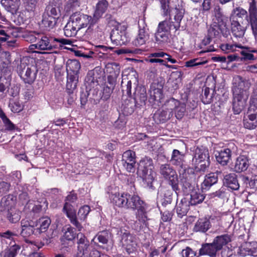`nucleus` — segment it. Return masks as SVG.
I'll list each match as a JSON object with an SVG mask.
<instances>
[{
    "instance_id": "f257e3e1",
    "label": "nucleus",
    "mask_w": 257,
    "mask_h": 257,
    "mask_svg": "<svg viewBox=\"0 0 257 257\" xmlns=\"http://www.w3.org/2000/svg\"><path fill=\"white\" fill-rule=\"evenodd\" d=\"M249 87V83L240 77L235 80L232 88V109L235 114H239L244 108L248 96L247 90Z\"/></svg>"
},
{
    "instance_id": "f03ea898",
    "label": "nucleus",
    "mask_w": 257,
    "mask_h": 257,
    "mask_svg": "<svg viewBox=\"0 0 257 257\" xmlns=\"http://www.w3.org/2000/svg\"><path fill=\"white\" fill-rule=\"evenodd\" d=\"M248 15L247 12L241 7H237L232 11L230 17H234L242 18L246 16V20L250 25L252 34L255 42L257 43V5L255 0H249L248 2Z\"/></svg>"
},
{
    "instance_id": "7ed1b4c3",
    "label": "nucleus",
    "mask_w": 257,
    "mask_h": 257,
    "mask_svg": "<svg viewBox=\"0 0 257 257\" xmlns=\"http://www.w3.org/2000/svg\"><path fill=\"white\" fill-rule=\"evenodd\" d=\"M153 160L149 157L142 159L138 164L137 174L149 187H152L156 175L153 171Z\"/></svg>"
},
{
    "instance_id": "20e7f679",
    "label": "nucleus",
    "mask_w": 257,
    "mask_h": 257,
    "mask_svg": "<svg viewBox=\"0 0 257 257\" xmlns=\"http://www.w3.org/2000/svg\"><path fill=\"white\" fill-rule=\"evenodd\" d=\"M39 41L35 44L32 45L36 49L41 50H50L53 48L62 47L64 45H72V42L69 39L64 38H48L47 36H42L39 38Z\"/></svg>"
},
{
    "instance_id": "39448f33",
    "label": "nucleus",
    "mask_w": 257,
    "mask_h": 257,
    "mask_svg": "<svg viewBox=\"0 0 257 257\" xmlns=\"http://www.w3.org/2000/svg\"><path fill=\"white\" fill-rule=\"evenodd\" d=\"M170 20H165L160 22L158 27L157 31L155 33V40L159 44L168 42L170 30L173 28Z\"/></svg>"
},
{
    "instance_id": "423d86ee",
    "label": "nucleus",
    "mask_w": 257,
    "mask_h": 257,
    "mask_svg": "<svg viewBox=\"0 0 257 257\" xmlns=\"http://www.w3.org/2000/svg\"><path fill=\"white\" fill-rule=\"evenodd\" d=\"M18 72L20 77L25 83L32 84L36 78L37 70L33 65L22 63L20 65Z\"/></svg>"
},
{
    "instance_id": "0eeeda50",
    "label": "nucleus",
    "mask_w": 257,
    "mask_h": 257,
    "mask_svg": "<svg viewBox=\"0 0 257 257\" xmlns=\"http://www.w3.org/2000/svg\"><path fill=\"white\" fill-rule=\"evenodd\" d=\"M160 173L172 186L174 191H177L178 188V179L175 171L168 164L162 165L160 168Z\"/></svg>"
},
{
    "instance_id": "6e6552de",
    "label": "nucleus",
    "mask_w": 257,
    "mask_h": 257,
    "mask_svg": "<svg viewBox=\"0 0 257 257\" xmlns=\"http://www.w3.org/2000/svg\"><path fill=\"white\" fill-rule=\"evenodd\" d=\"M118 233L121 236L120 243L128 253L135 250L137 246L136 237L125 229H120Z\"/></svg>"
},
{
    "instance_id": "1a4fd4ad",
    "label": "nucleus",
    "mask_w": 257,
    "mask_h": 257,
    "mask_svg": "<svg viewBox=\"0 0 257 257\" xmlns=\"http://www.w3.org/2000/svg\"><path fill=\"white\" fill-rule=\"evenodd\" d=\"M236 151V145L233 143H230L225 148L216 151L215 156L217 161L222 166H225L229 162L232 153H235Z\"/></svg>"
},
{
    "instance_id": "9d476101",
    "label": "nucleus",
    "mask_w": 257,
    "mask_h": 257,
    "mask_svg": "<svg viewBox=\"0 0 257 257\" xmlns=\"http://www.w3.org/2000/svg\"><path fill=\"white\" fill-rule=\"evenodd\" d=\"M126 27L118 23H116L115 28L111 31L110 39L111 42L116 45H123L127 41L125 35Z\"/></svg>"
},
{
    "instance_id": "9b49d317",
    "label": "nucleus",
    "mask_w": 257,
    "mask_h": 257,
    "mask_svg": "<svg viewBox=\"0 0 257 257\" xmlns=\"http://www.w3.org/2000/svg\"><path fill=\"white\" fill-rule=\"evenodd\" d=\"M121 164L125 170L130 173H134L136 167V155L135 152L128 150L122 156Z\"/></svg>"
},
{
    "instance_id": "f8f14e48",
    "label": "nucleus",
    "mask_w": 257,
    "mask_h": 257,
    "mask_svg": "<svg viewBox=\"0 0 257 257\" xmlns=\"http://www.w3.org/2000/svg\"><path fill=\"white\" fill-rule=\"evenodd\" d=\"M166 105L168 107V109L171 110L172 113L174 112L177 119H181L183 117L186 111V105L184 103L172 98L167 102Z\"/></svg>"
},
{
    "instance_id": "ddd939ff",
    "label": "nucleus",
    "mask_w": 257,
    "mask_h": 257,
    "mask_svg": "<svg viewBox=\"0 0 257 257\" xmlns=\"http://www.w3.org/2000/svg\"><path fill=\"white\" fill-rule=\"evenodd\" d=\"M70 19L77 25V27L81 29L82 28L86 27L88 24L90 26L87 30H89L91 26L95 23H92L93 19L87 15L81 13H75L72 15Z\"/></svg>"
},
{
    "instance_id": "4468645a",
    "label": "nucleus",
    "mask_w": 257,
    "mask_h": 257,
    "mask_svg": "<svg viewBox=\"0 0 257 257\" xmlns=\"http://www.w3.org/2000/svg\"><path fill=\"white\" fill-rule=\"evenodd\" d=\"M77 251L74 255V257H88V248L89 246V242L82 233L77 234Z\"/></svg>"
},
{
    "instance_id": "2eb2a0df",
    "label": "nucleus",
    "mask_w": 257,
    "mask_h": 257,
    "mask_svg": "<svg viewBox=\"0 0 257 257\" xmlns=\"http://www.w3.org/2000/svg\"><path fill=\"white\" fill-rule=\"evenodd\" d=\"M132 195L126 193L112 194L110 196L111 202L119 207L127 209Z\"/></svg>"
},
{
    "instance_id": "dca6fc26",
    "label": "nucleus",
    "mask_w": 257,
    "mask_h": 257,
    "mask_svg": "<svg viewBox=\"0 0 257 257\" xmlns=\"http://www.w3.org/2000/svg\"><path fill=\"white\" fill-rule=\"evenodd\" d=\"M210 160L208 150L203 146L197 147L194 152L192 164L198 165L202 162Z\"/></svg>"
},
{
    "instance_id": "f3484780",
    "label": "nucleus",
    "mask_w": 257,
    "mask_h": 257,
    "mask_svg": "<svg viewBox=\"0 0 257 257\" xmlns=\"http://www.w3.org/2000/svg\"><path fill=\"white\" fill-rule=\"evenodd\" d=\"M63 211L66 213L71 223L73 225L78 231H81L82 226L78 221L76 217V212L73 208L72 205L68 202H66L63 207Z\"/></svg>"
},
{
    "instance_id": "a211bd4d",
    "label": "nucleus",
    "mask_w": 257,
    "mask_h": 257,
    "mask_svg": "<svg viewBox=\"0 0 257 257\" xmlns=\"http://www.w3.org/2000/svg\"><path fill=\"white\" fill-rule=\"evenodd\" d=\"M137 78L135 76V74L133 75H129L128 76H122L121 81V88L123 95L126 94L128 96H132V83L136 84L137 82Z\"/></svg>"
},
{
    "instance_id": "6ab92c4d",
    "label": "nucleus",
    "mask_w": 257,
    "mask_h": 257,
    "mask_svg": "<svg viewBox=\"0 0 257 257\" xmlns=\"http://www.w3.org/2000/svg\"><path fill=\"white\" fill-rule=\"evenodd\" d=\"M231 31L234 37L236 38H242L243 37L246 31V28L241 26L234 17H230Z\"/></svg>"
},
{
    "instance_id": "aec40b11",
    "label": "nucleus",
    "mask_w": 257,
    "mask_h": 257,
    "mask_svg": "<svg viewBox=\"0 0 257 257\" xmlns=\"http://www.w3.org/2000/svg\"><path fill=\"white\" fill-rule=\"evenodd\" d=\"M249 166L248 158L244 155L238 156L235 160L233 165V170L236 173L244 172Z\"/></svg>"
},
{
    "instance_id": "412c9836",
    "label": "nucleus",
    "mask_w": 257,
    "mask_h": 257,
    "mask_svg": "<svg viewBox=\"0 0 257 257\" xmlns=\"http://www.w3.org/2000/svg\"><path fill=\"white\" fill-rule=\"evenodd\" d=\"M66 71L68 75H76L79 76L81 65L76 59H69L66 62Z\"/></svg>"
},
{
    "instance_id": "4be33fe9",
    "label": "nucleus",
    "mask_w": 257,
    "mask_h": 257,
    "mask_svg": "<svg viewBox=\"0 0 257 257\" xmlns=\"http://www.w3.org/2000/svg\"><path fill=\"white\" fill-rule=\"evenodd\" d=\"M136 104L142 106L145 105L147 99L146 89L145 87H138L134 93Z\"/></svg>"
},
{
    "instance_id": "5701e85b",
    "label": "nucleus",
    "mask_w": 257,
    "mask_h": 257,
    "mask_svg": "<svg viewBox=\"0 0 257 257\" xmlns=\"http://www.w3.org/2000/svg\"><path fill=\"white\" fill-rule=\"evenodd\" d=\"M108 3L106 0L100 1L96 5V9L93 14L92 23H96L106 11Z\"/></svg>"
},
{
    "instance_id": "b1692460",
    "label": "nucleus",
    "mask_w": 257,
    "mask_h": 257,
    "mask_svg": "<svg viewBox=\"0 0 257 257\" xmlns=\"http://www.w3.org/2000/svg\"><path fill=\"white\" fill-rule=\"evenodd\" d=\"M218 249L213 244V242L211 243H205L202 245V247L199 249V255H207L210 257H215Z\"/></svg>"
},
{
    "instance_id": "393cba45",
    "label": "nucleus",
    "mask_w": 257,
    "mask_h": 257,
    "mask_svg": "<svg viewBox=\"0 0 257 257\" xmlns=\"http://www.w3.org/2000/svg\"><path fill=\"white\" fill-rule=\"evenodd\" d=\"M212 20L214 23L218 25H223L226 19L223 15L222 9L219 5H216L212 11Z\"/></svg>"
},
{
    "instance_id": "a878e982",
    "label": "nucleus",
    "mask_w": 257,
    "mask_h": 257,
    "mask_svg": "<svg viewBox=\"0 0 257 257\" xmlns=\"http://www.w3.org/2000/svg\"><path fill=\"white\" fill-rule=\"evenodd\" d=\"M174 11L175 14L174 16L175 22L170 21V22L172 23V26L173 29L177 30L180 27V22L183 18L185 10L182 6L178 5V7H175Z\"/></svg>"
},
{
    "instance_id": "bb28decb",
    "label": "nucleus",
    "mask_w": 257,
    "mask_h": 257,
    "mask_svg": "<svg viewBox=\"0 0 257 257\" xmlns=\"http://www.w3.org/2000/svg\"><path fill=\"white\" fill-rule=\"evenodd\" d=\"M79 81V76L76 75L67 76L66 90L71 94L76 91Z\"/></svg>"
},
{
    "instance_id": "cd10ccee",
    "label": "nucleus",
    "mask_w": 257,
    "mask_h": 257,
    "mask_svg": "<svg viewBox=\"0 0 257 257\" xmlns=\"http://www.w3.org/2000/svg\"><path fill=\"white\" fill-rule=\"evenodd\" d=\"M16 198L12 195L3 197L1 202V206L6 212L14 210Z\"/></svg>"
},
{
    "instance_id": "c85d7f7f",
    "label": "nucleus",
    "mask_w": 257,
    "mask_h": 257,
    "mask_svg": "<svg viewBox=\"0 0 257 257\" xmlns=\"http://www.w3.org/2000/svg\"><path fill=\"white\" fill-rule=\"evenodd\" d=\"M21 228V235L23 237H28L32 234L38 235V234L36 233V228L31 225L28 221L22 220Z\"/></svg>"
},
{
    "instance_id": "c756f323",
    "label": "nucleus",
    "mask_w": 257,
    "mask_h": 257,
    "mask_svg": "<svg viewBox=\"0 0 257 257\" xmlns=\"http://www.w3.org/2000/svg\"><path fill=\"white\" fill-rule=\"evenodd\" d=\"M210 221L206 218H200L195 223L193 230L196 232H206L211 226Z\"/></svg>"
},
{
    "instance_id": "7c9ffc66",
    "label": "nucleus",
    "mask_w": 257,
    "mask_h": 257,
    "mask_svg": "<svg viewBox=\"0 0 257 257\" xmlns=\"http://www.w3.org/2000/svg\"><path fill=\"white\" fill-rule=\"evenodd\" d=\"M1 4L8 12L14 14L19 9L20 0H2Z\"/></svg>"
},
{
    "instance_id": "2f4dec72",
    "label": "nucleus",
    "mask_w": 257,
    "mask_h": 257,
    "mask_svg": "<svg viewBox=\"0 0 257 257\" xmlns=\"http://www.w3.org/2000/svg\"><path fill=\"white\" fill-rule=\"evenodd\" d=\"M189 204L188 200L185 198L181 199L180 202L177 203L176 212L179 217L182 218L186 215L189 209Z\"/></svg>"
},
{
    "instance_id": "473e14b6",
    "label": "nucleus",
    "mask_w": 257,
    "mask_h": 257,
    "mask_svg": "<svg viewBox=\"0 0 257 257\" xmlns=\"http://www.w3.org/2000/svg\"><path fill=\"white\" fill-rule=\"evenodd\" d=\"M224 183L232 190H238L239 187L236 175L234 173H230L224 176Z\"/></svg>"
},
{
    "instance_id": "72a5a7b5",
    "label": "nucleus",
    "mask_w": 257,
    "mask_h": 257,
    "mask_svg": "<svg viewBox=\"0 0 257 257\" xmlns=\"http://www.w3.org/2000/svg\"><path fill=\"white\" fill-rule=\"evenodd\" d=\"M232 236L228 234H224L216 236L213 240V244L218 250L222 249L224 245L231 241Z\"/></svg>"
},
{
    "instance_id": "f704fd0d",
    "label": "nucleus",
    "mask_w": 257,
    "mask_h": 257,
    "mask_svg": "<svg viewBox=\"0 0 257 257\" xmlns=\"http://www.w3.org/2000/svg\"><path fill=\"white\" fill-rule=\"evenodd\" d=\"M21 246L15 242H11L10 247L5 249L1 253V257H15L20 251Z\"/></svg>"
},
{
    "instance_id": "c9c22d12",
    "label": "nucleus",
    "mask_w": 257,
    "mask_h": 257,
    "mask_svg": "<svg viewBox=\"0 0 257 257\" xmlns=\"http://www.w3.org/2000/svg\"><path fill=\"white\" fill-rule=\"evenodd\" d=\"M173 115V113H172V111L169 110L167 108V110H163L155 113L154 117L156 122L163 123L169 119Z\"/></svg>"
},
{
    "instance_id": "e433bc0d",
    "label": "nucleus",
    "mask_w": 257,
    "mask_h": 257,
    "mask_svg": "<svg viewBox=\"0 0 257 257\" xmlns=\"http://www.w3.org/2000/svg\"><path fill=\"white\" fill-rule=\"evenodd\" d=\"M38 222L40 226L36 228V232L37 234L39 235L41 233L47 231L51 223V220L49 217L46 216L40 218Z\"/></svg>"
},
{
    "instance_id": "4c0bfd02",
    "label": "nucleus",
    "mask_w": 257,
    "mask_h": 257,
    "mask_svg": "<svg viewBox=\"0 0 257 257\" xmlns=\"http://www.w3.org/2000/svg\"><path fill=\"white\" fill-rule=\"evenodd\" d=\"M79 30L77 25L70 20L64 28V35L67 37H73L76 35Z\"/></svg>"
},
{
    "instance_id": "58836bf2",
    "label": "nucleus",
    "mask_w": 257,
    "mask_h": 257,
    "mask_svg": "<svg viewBox=\"0 0 257 257\" xmlns=\"http://www.w3.org/2000/svg\"><path fill=\"white\" fill-rule=\"evenodd\" d=\"M205 198V196L199 190H193L190 194V200L189 201L190 205H196L203 202Z\"/></svg>"
},
{
    "instance_id": "ea45409f",
    "label": "nucleus",
    "mask_w": 257,
    "mask_h": 257,
    "mask_svg": "<svg viewBox=\"0 0 257 257\" xmlns=\"http://www.w3.org/2000/svg\"><path fill=\"white\" fill-rule=\"evenodd\" d=\"M184 155L178 150H174L172 154L170 162L176 166H181L183 165Z\"/></svg>"
},
{
    "instance_id": "a19ab883",
    "label": "nucleus",
    "mask_w": 257,
    "mask_h": 257,
    "mask_svg": "<svg viewBox=\"0 0 257 257\" xmlns=\"http://www.w3.org/2000/svg\"><path fill=\"white\" fill-rule=\"evenodd\" d=\"M148 38V35L146 31L143 29H140L137 36L133 41V44L136 46H142L146 43Z\"/></svg>"
},
{
    "instance_id": "79ce46f5",
    "label": "nucleus",
    "mask_w": 257,
    "mask_h": 257,
    "mask_svg": "<svg viewBox=\"0 0 257 257\" xmlns=\"http://www.w3.org/2000/svg\"><path fill=\"white\" fill-rule=\"evenodd\" d=\"M42 25L47 30L52 29L56 23V19L48 14H44L42 21Z\"/></svg>"
},
{
    "instance_id": "37998d69",
    "label": "nucleus",
    "mask_w": 257,
    "mask_h": 257,
    "mask_svg": "<svg viewBox=\"0 0 257 257\" xmlns=\"http://www.w3.org/2000/svg\"><path fill=\"white\" fill-rule=\"evenodd\" d=\"M145 202L141 200L140 197L136 195H133L130 202L128 203V207L127 209H132L133 210H137L141 206L144 205Z\"/></svg>"
},
{
    "instance_id": "c03bdc74",
    "label": "nucleus",
    "mask_w": 257,
    "mask_h": 257,
    "mask_svg": "<svg viewBox=\"0 0 257 257\" xmlns=\"http://www.w3.org/2000/svg\"><path fill=\"white\" fill-rule=\"evenodd\" d=\"M85 82L86 89L89 91L98 85V81L93 76V72H91L87 74L85 79Z\"/></svg>"
},
{
    "instance_id": "a18cd8bd",
    "label": "nucleus",
    "mask_w": 257,
    "mask_h": 257,
    "mask_svg": "<svg viewBox=\"0 0 257 257\" xmlns=\"http://www.w3.org/2000/svg\"><path fill=\"white\" fill-rule=\"evenodd\" d=\"M163 98V91L161 89L156 88L150 91L149 101L153 102L155 101L160 102Z\"/></svg>"
},
{
    "instance_id": "49530a36",
    "label": "nucleus",
    "mask_w": 257,
    "mask_h": 257,
    "mask_svg": "<svg viewBox=\"0 0 257 257\" xmlns=\"http://www.w3.org/2000/svg\"><path fill=\"white\" fill-rule=\"evenodd\" d=\"M217 182V176L214 173L207 175L202 183V188L207 189Z\"/></svg>"
},
{
    "instance_id": "de8ad7c7",
    "label": "nucleus",
    "mask_w": 257,
    "mask_h": 257,
    "mask_svg": "<svg viewBox=\"0 0 257 257\" xmlns=\"http://www.w3.org/2000/svg\"><path fill=\"white\" fill-rule=\"evenodd\" d=\"M220 48L222 51L226 53L234 52L236 50V48L243 49L244 47L242 46L241 44H228L224 43L222 44L220 46Z\"/></svg>"
},
{
    "instance_id": "09e8293b",
    "label": "nucleus",
    "mask_w": 257,
    "mask_h": 257,
    "mask_svg": "<svg viewBox=\"0 0 257 257\" xmlns=\"http://www.w3.org/2000/svg\"><path fill=\"white\" fill-rule=\"evenodd\" d=\"M243 124L245 128L253 130L257 126V116L247 115V118L244 119Z\"/></svg>"
},
{
    "instance_id": "8fccbe9b",
    "label": "nucleus",
    "mask_w": 257,
    "mask_h": 257,
    "mask_svg": "<svg viewBox=\"0 0 257 257\" xmlns=\"http://www.w3.org/2000/svg\"><path fill=\"white\" fill-rule=\"evenodd\" d=\"M210 165V160L203 161L202 163L198 165L193 164L194 167V170L196 173L203 174L207 172Z\"/></svg>"
},
{
    "instance_id": "3c124183",
    "label": "nucleus",
    "mask_w": 257,
    "mask_h": 257,
    "mask_svg": "<svg viewBox=\"0 0 257 257\" xmlns=\"http://www.w3.org/2000/svg\"><path fill=\"white\" fill-rule=\"evenodd\" d=\"M79 7V3L78 0H69L64 7L67 13L73 12Z\"/></svg>"
},
{
    "instance_id": "603ef678",
    "label": "nucleus",
    "mask_w": 257,
    "mask_h": 257,
    "mask_svg": "<svg viewBox=\"0 0 257 257\" xmlns=\"http://www.w3.org/2000/svg\"><path fill=\"white\" fill-rule=\"evenodd\" d=\"M0 117L2 118L6 128L8 130H14V124L11 121V120L7 117L4 111L0 109Z\"/></svg>"
},
{
    "instance_id": "864d4df0",
    "label": "nucleus",
    "mask_w": 257,
    "mask_h": 257,
    "mask_svg": "<svg viewBox=\"0 0 257 257\" xmlns=\"http://www.w3.org/2000/svg\"><path fill=\"white\" fill-rule=\"evenodd\" d=\"M110 236V234L107 231L101 232L94 238V239L97 240L102 244H106Z\"/></svg>"
},
{
    "instance_id": "5fc2aeb1",
    "label": "nucleus",
    "mask_w": 257,
    "mask_h": 257,
    "mask_svg": "<svg viewBox=\"0 0 257 257\" xmlns=\"http://www.w3.org/2000/svg\"><path fill=\"white\" fill-rule=\"evenodd\" d=\"M137 210V218L141 222L145 223L147 220V217L146 215V211L145 209V203L144 205L141 206Z\"/></svg>"
},
{
    "instance_id": "6e6d98bb",
    "label": "nucleus",
    "mask_w": 257,
    "mask_h": 257,
    "mask_svg": "<svg viewBox=\"0 0 257 257\" xmlns=\"http://www.w3.org/2000/svg\"><path fill=\"white\" fill-rule=\"evenodd\" d=\"M90 211L88 205H84L80 207L78 212V216L80 220L84 221Z\"/></svg>"
},
{
    "instance_id": "4d7b16f0",
    "label": "nucleus",
    "mask_w": 257,
    "mask_h": 257,
    "mask_svg": "<svg viewBox=\"0 0 257 257\" xmlns=\"http://www.w3.org/2000/svg\"><path fill=\"white\" fill-rule=\"evenodd\" d=\"M251 247V243H245L243 244L239 248L238 253L242 256L249 255V252Z\"/></svg>"
},
{
    "instance_id": "13d9d810",
    "label": "nucleus",
    "mask_w": 257,
    "mask_h": 257,
    "mask_svg": "<svg viewBox=\"0 0 257 257\" xmlns=\"http://www.w3.org/2000/svg\"><path fill=\"white\" fill-rule=\"evenodd\" d=\"M134 103H130L129 100H127L122 104L123 111L126 115L131 114L134 112Z\"/></svg>"
},
{
    "instance_id": "bf43d9fd",
    "label": "nucleus",
    "mask_w": 257,
    "mask_h": 257,
    "mask_svg": "<svg viewBox=\"0 0 257 257\" xmlns=\"http://www.w3.org/2000/svg\"><path fill=\"white\" fill-rule=\"evenodd\" d=\"M220 25H214L213 26H211L208 30V36L210 38H213L218 36L219 34V26Z\"/></svg>"
},
{
    "instance_id": "052dcab7",
    "label": "nucleus",
    "mask_w": 257,
    "mask_h": 257,
    "mask_svg": "<svg viewBox=\"0 0 257 257\" xmlns=\"http://www.w3.org/2000/svg\"><path fill=\"white\" fill-rule=\"evenodd\" d=\"M23 2L28 11H33L35 9L38 0H23Z\"/></svg>"
},
{
    "instance_id": "680f3d73",
    "label": "nucleus",
    "mask_w": 257,
    "mask_h": 257,
    "mask_svg": "<svg viewBox=\"0 0 257 257\" xmlns=\"http://www.w3.org/2000/svg\"><path fill=\"white\" fill-rule=\"evenodd\" d=\"M110 83L111 85V86L109 87L106 86L103 88V95L102 96V98L103 100H107L110 97V94L113 91L114 85L112 83L110 82Z\"/></svg>"
},
{
    "instance_id": "e2e57ef3",
    "label": "nucleus",
    "mask_w": 257,
    "mask_h": 257,
    "mask_svg": "<svg viewBox=\"0 0 257 257\" xmlns=\"http://www.w3.org/2000/svg\"><path fill=\"white\" fill-rule=\"evenodd\" d=\"M205 63V62L201 61L199 58H195L189 60L185 62V66L187 67H194L198 65H202Z\"/></svg>"
},
{
    "instance_id": "0e129e2a",
    "label": "nucleus",
    "mask_w": 257,
    "mask_h": 257,
    "mask_svg": "<svg viewBox=\"0 0 257 257\" xmlns=\"http://www.w3.org/2000/svg\"><path fill=\"white\" fill-rule=\"evenodd\" d=\"M7 218L12 223H16L20 219V216L18 213H15L14 210L7 212Z\"/></svg>"
},
{
    "instance_id": "69168bd1",
    "label": "nucleus",
    "mask_w": 257,
    "mask_h": 257,
    "mask_svg": "<svg viewBox=\"0 0 257 257\" xmlns=\"http://www.w3.org/2000/svg\"><path fill=\"white\" fill-rule=\"evenodd\" d=\"M75 234L74 228L70 226L67 228V230L64 232L63 237L67 240H72L75 238Z\"/></svg>"
},
{
    "instance_id": "338daca9",
    "label": "nucleus",
    "mask_w": 257,
    "mask_h": 257,
    "mask_svg": "<svg viewBox=\"0 0 257 257\" xmlns=\"http://www.w3.org/2000/svg\"><path fill=\"white\" fill-rule=\"evenodd\" d=\"M247 115L257 116V102L252 101L250 103L247 112Z\"/></svg>"
},
{
    "instance_id": "774afa93",
    "label": "nucleus",
    "mask_w": 257,
    "mask_h": 257,
    "mask_svg": "<svg viewBox=\"0 0 257 257\" xmlns=\"http://www.w3.org/2000/svg\"><path fill=\"white\" fill-rule=\"evenodd\" d=\"M181 254L182 257H195L196 255V251L189 247H186L183 249Z\"/></svg>"
}]
</instances>
